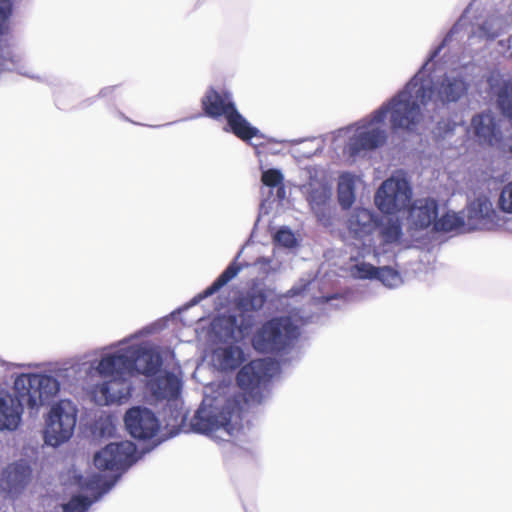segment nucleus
I'll list each match as a JSON object with an SVG mask.
<instances>
[{"label":"nucleus","instance_id":"obj_30","mask_svg":"<svg viewBox=\"0 0 512 512\" xmlns=\"http://www.w3.org/2000/svg\"><path fill=\"white\" fill-rule=\"evenodd\" d=\"M466 228L465 216L461 213L446 212L440 218H437L434 223L436 231L450 232L459 228Z\"/></svg>","mask_w":512,"mask_h":512},{"label":"nucleus","instance_id":"obj_6","mask_svg":"<svg viewBox=\"0 0 512 512\" xmlns=\"http://www.w3.org/2000/svg\"><path fill=\"white\" fill-rule=\"evenodd\" d=\"M69 369H59L55 376L46 374H21L14 381V390L25 400L30 414H37L39 408L48 404L60 391V379L67 376Z\"/></svg>","mask_w":512,"mask_h":512},{"label":"nucleus","instance_id":"obj_23","mask_svg":"<svg viewBox=\"0 0 512 512\" xmlns=\"http://www.w3.org/2000/svg\"><path fill=\"white\" fill-rule=\"evenodd\" d=\"M132 355L134 373L154 375L162 365L161 355L147 346L132 345Z\"/></svg>","mask_w":512,"mask_h":512},{"label":"nucleus","instance_id":"obj_12","mask_svg":"<svg viewBox=\"0 0 512 512\" xmlns=\"http://www.w3.org/2000/svg\"><path fill=\"white\" fill-rule=\"evenodd\" d=\"M428 66H426L425 72L426 76H429L431 79L429 106H432V110H436L439 105L444 106L449 103H455L467 93L469 84L460 74H445L441 80L434 83Z\"/></svg>","mask_w":512,"mask_h":512},{"label":"nucleus","instance_id":"obj_17","mask_svg":"<svg viewBox=\"0 0 512 512\" xmlns=\"http://www.w3.org/2000/svg\"><path fill=\"white\" fill-rule=\"evenodd\" d=\"M304 188L307 194V201L317 220L324 226L331 225L330 209L328 205L331 197V189L324 181L315 179H311Z\"/></svg>","mask_w":512,"mask_h":512},{"label":"nucleus","instance_id":"obj_34","mask_svg":"<svg viewBox=\"0 0 512 512\" xmlns=\"http://www.w3.org/2000/svg\"><path fill=\"white\" fill-rule=\"evenodd\" d=\"M0 66L2 70L16 71L19 74L27 75V71L21 64V57L19 55H12L10 52H6L2 56Z\"/></svg>","mask_w":512,"mask_h":512},{"label":"nucleus","instance_id":"obj_18","mask_svg":"<svg viewBox=\"0 0 512 512\" xmlns=\"http://www.w3.org/2000/svg\"><path fill=\"white\" fill-rule=\"evenodd\" d=\"M346 224L354 238L370 242V236L378 226V217L370 209L356 207L350 212Z\"/></svg>","mask_w":512,"mask_h":512},{"label":"nucleus","instance_id":"obj_35","mask_svg":"<svg viewBox=\"0 0 512 512\" xmlns=\"http://www.w3.org/2000/svg\"><path fill=\"white\" fill-rule=\"evenodd\" d=\"M276 247L282 248L286 251L287 248H293L297 245V239L291 229L281 227L275 234Z\"/></svg>","mask_w":512,"mask_h":512},{"label":"nucleus","instance_id":"obj_38","mask_svg":"<svg viewBox=\"0 0 512 512\" xmlns=\"http://www.w3.org/2000/svg\"><path fill=\"white\" fill-rule=\"evenodd\" d=\"M11 14V0H0V35H3L8 31V21Z\"/></svg>","mask_w":512,"mask_h":512},{"label":"nucleus","instance_id":"obj_32","mask_svg":"<svg viewBox=\"0 0 512 512\" xmlns=\"http://www.w3.org/2000/svg\"><path fill=\"white\" fill-rule=\"evenodd\" d=\"M262 175H261V181L265 186L274 188H278V196L282 197V194H284L283 189V180L284 176L282 172L279 169L276 168H270V169H262Z\"/></svg>","mask_w":512,"mask_h":512},{"label":"nucleus","instance_id":"obj_41","mask_svg":"<svg viewBox=\"0 0 512 512\" xmlns=\"http://www.w3.org/2000/svg\"><path fill=\"white\" fill-rule=\"evenodd\" d=\"M254 266L257 267V269L264 275H270L273 274V271L270 270V262L268 261L267 257H259L255 263Z\"/></svg>","mask_w":512,"mask_h":512},{"label":"nucleus","instance_id":"obj_21","mask_svg":"<svg viewBox=\"0 0 512 512\" xmlns=\"http://www.w3.org/2000/svg\"><path fill=\"white\" fill-rule=\"evenodd\" d=\"M31 472L30 466L24 461L8 465L1 475V490L11 496L19 494L29 483Z\"/></svg>","mask_w":512,"mask_h":512},{"label":"nucleus","instance_id":"obj_39","mask_svg":"<svg viewBox=\"0 0 512 512\" xmlns=\"http://www.w3.org/2000/svg\"><path fill=\"white\" fill-rule=\"evenodd\" d=\"M115 431V426L110 418H100L94 425V434L99 437H110Z\"/></svg>","mask_w":512,"mask_h":512},{"label":"nucleus","instance_id":"obj_31","mask_svg":"<svg viewBox=\"0 0 512 512\" xmlns=\"http://www.w3.org/2000/svg\"><path fill=\"white\" fill-rule=\"evenodd\" d=\"M376 279L388 288H396L402 284L399 272L389 266L378 267Z\"/></svg>","mask_w":512,"mask_h":512},{"label":"nucleus","instance_id":"obj_22","mask_svg":"<svg viewBox=\"0 0 512 512\" xmlns=\"http://www.w3.org/2000/svg\"><path fill=\"white\" fill-rule=\"evenodd\" d=\"M438 216V204L431 198L416 200L409 210V222L416 229H424L434 225Z\"/></svg>","mask_w":512,"mask_h":512},{"label":"nucleus","instance_id":"obj_13","mask_svg":"<svg viewBox=\"0 0 512 512\" xmlns=\"http://www.w3.org/2000/svg\"><path fill=\"white\" fill-rule=\"evenodd\" d=\"M124 423L130 435L136 439H150L160 428L156 415L149 408L142 406L130 408L125 413Z\"/></svg>","mask_w":512,"mask_h":512},{"label":"nucleus","instance_id":"obj_4","mask_svg":"<svg viewBox=\"0 0 512 512\" xmlns=\"http://www.w3.org/2000/svg\"><path fill=\"white\" fill-rule=\"evenodd\" d=\"M332 138L333 142L347 139L344 152L350 158L382 147L388 140V128L383 120V111L374 110L353 125L333 132Z\"/></svg>","mask_w":512,"mask_h":512},{"label":"nucleus","instance_id":"obj_24","mask_svg":"<svg viewBox=\"0 0 512 512\" xmlns=\"http://www.w3.org/2000/svg\"><path fill=\"white\" fill-rule=\"evenodd\" d=\"M241 254L242 250L238 252L234 260L226 267V269L215 279V281L210 286L192 298L190 305H196L203 299L212 296L233 278H235L244 267L248 266L247 264L238 263V259L240 258Z\"/></svg>","mask_w":512,"mask_h":512},{"label":"nucleus","instance_id":"obj_9","mask_svg":"<svg viewBox=\"0 0 512 512\" xmlns=\"http://www.w3.org/2000/svg\"><path fill=\"white\" fill-rule=\"evenodd\" d=\"M77 414V407L70 400L64 399L53 404L45 420V443L57 447L68 441L74 433Z\"/></svg>","mask_w":512,"mask_h":512},{"label":"nucleus","instance_id":"obj_10","mask_svg":"<svg viewBox=\"0 0 512 512\" xmlns=\"http://www.w3.org/2000/svg\"><path fill=\"white\" fill-rule=\"evenodd\" d=\"M137 334L112 344L109 348L115 349L112 353L104 354L99 361L91 365L103 377H117L128 379L134 374L132 345L125 346Z\"/></svg>","mask_w":512,"mask_h":512},{"label":"nucleus","instance_id":"obj_15","mask_svg":"<svg viewBox=\"0 0 512 512\" xmlns=\"http://www.w3.org/2000/svg\"><path fill=\"white\" fill-rule=\"evenodd\" d=\"M277 371L270 359H256L244 365L237 374V383L244 390H253L268 382Z\"/></svg>","mask_w":512,"mask_h":512},{"label":"nucleus","instance_id":"obj_8","mask_svg":"<svg viewBox=\"0 0 512 512\" xmlns=\"http://www.w3.org/2000/svg\"><path fill=\"white\" fill-rule=\"evenodd\" d=\"M266 301L267 296L263 290L248 291L236 301L240 315L222 317L216 322L215 327L219 328V333L226 339H243L250 333L255 321L254 317L247 313L261 310Z\"/></svg>","mask_w":512,"mask_h":512},{"label":"nucleus","instance_id":"obj_40","mask_svg":"<svg viewBox=\"0 0 512 512\" xmlns=\"http://www.w3.org/2000/svg\"><path fill=\"white\" fill-rule=\"evenodd\" d=\"M495 21V19H489L482 24L481 29L484 35L487 36L488 38H496L503 29L501 26L494 28Z\"/></svg>","mask_w":512,"mask_h":512},{"label":"nucleus","instance_id":"obj_28","mask_svg":"<svg viewBox=\"0 0 512 512\" xmlns=\"http://www.w3.org/2000/svg\"><path fill=\"white\" fill-rule=\"evenodd\" d=\"M378 230L379 245L398 244L402 237V227L397 220L388 219L386 222L379 223Z\"/></svg>","mask_w":512,"mask_h":512},{"label":"nucleus","instance_id":"obj_2","mask_svg":"<svg viewBox=\"0 0 512 512\" xmlns=\"http://www.w3.org/2000/svg\"><path fill=\"white\" fill-rule=\"evenodd\" d=\"M243 403V395L228 384L206 387L202 403L191 419L192 430L229 441L242 428Z\"/></svg>","mask_w":512,"mask_h":512},{"label":"nucleus","instance_id":"obj_42","mask_svg":"<svg viewBox=\"0 0 512 512\" xmlns=\"http://www.w3.org/2000/svg\"><path fill=\"white\" fill-rule=\"evenodd\" d=\"M306 285H302V286H294L292 287L290 290L287 291L286 293V297H294V296H297L299 295L305 288Z\"/></svg>","mask_w":512,"mask_h":512},{"label":"nucleus","instance_id":"obj_19","mask_svg":"<svg viewBox=\"0 0 512 512\" xmlns=\"http://www.w3.org/2000/svg\"><path fill=\"white\" fill-rule=\"evenodd\" d=\"M15 394L0 393V431H13L21 423L25 400L14 390Z\"/></svg>","mask_w":512,"mask_h":512},{"label":"nucleus","instance_id":"obj_25","mask_svg":"<svg viewBox=\"0 0 512 512\" xmlns=\"http://www.w3.org/2000/svg\"><path fill=\"white\" fill-rule=\"evenodd\" d=\"M182 388V382L178 376L171 372H165L151 381L150 390L156 399H176Z\"/></svg>","mask_w":512,"mask_h":512},{"label":"nucleus","instance_id":"obj_43","mask_svg":"<svg viewBox=\"0 0 512 512\" xmlns=\"http://www.w3.org/2000/svg\"><path fill=\"white\" fill-rule=\"evenodd\" d=\"M114 90V87H105L99 92L100 97H107L112 91Z\"/></svg>","mask_w":512,"mask_h":512},{"label":"nucleus","instance_id":"obj_27","mask_svg":"<svg viewBox=\"0 0 512 512\" xmlns=\"http://www.w3.org/2000/svg\"><path fill=\"white\" fill-rule=\"evenodd\" d=\"M358 177L352 173H342L338 181V201L342 209H349L355 201V186Z\"/></svg>","mask_w":512,"mask_h":512},{"label":"nucleus","instance_id":"obj_7","mask_svg":"<svg viewBox=\"0 0 512 512\" xmlns=\"http://www.w3.org/2000/svg\"><path fill=\"white\" fill-rule=\"evenodd\" d=\"M300 329L289 316L274 317L259 327L252 337L253 348L261 353H280L290 349Z\"/></svg>","mask_w":512,"mask_h":512},{"label":"nucleus","instance_id":"obj_26","mask_svg":"<svg viewBox=\"0 0 512 512\" xmlns=\"http://www.w3.org/2000/svg\"><path fill=\"white\" fill-rule=\"evenodd\" d=\"M213 358L221 370H234L244 361V352L239 346L228 345L217 348Z\"/></svg>","mask_w":512,"mask_h":512},{"label":"nucleus","instance_id":"obj_16","mask_svg":"<svg viewBox=\"0 0 512 512\" xmlns=\"http://www.w3.org/2000/svg\"><path fill=\"white\" fill-rule=\"evenodd\" d=\"M131 390L132 386L129 379L111 377L110 380L94 387L93 398L101 406L120 404L129 399Z\"/></svg>","mask_w":512,"mask_h":512},{"label":"nucleus","instance_id":"obj_20","mask_svg":"<svg viewBox=\"0 0 512 512\" xmlns=\"http://www.w3.org/2000/svg\"><path fill=\"white\" fill-rule=\"evenodd\" d=\"M471 129L480 143L488 145L498 143L502 136L499 119L490 111L474 115L471 120Z\"/></svg>","mask_w":512,"mask_h":512},{"label":"nucleus","instance_id":"obj_37","mask_svg":"<svg viewBox=\"0 0 512 512\" xmlns=\"http://www.w3.org/2000/svg\"><path fill=\"white\" fill-rule=\"evenodd\" d=\"M287 255V251H284L280 247H275L272 256L267 257L268 261L270 262L269 268L273 271V274L282 271L285 262V256Z\"/></svg>","mask_w":512,"mask_h":512},{"label":"nucleus","instance_id":"obj_36","mask_svg":"<svg viewBox=\"0 0 512 512\" xmlns=\"http://www.w3.org/2000/svg\"><path fill=\"white\" fill-rule=\"evenodd\" d=\"M498 207L504 213L512 214V181L502 188L498 198Z\"/></svg>","mask_w":512,"mask_h":512},{"label":"nucleus","instance_id":"obj_11","mask_svg":"<svg viewBox=\"0 0 512 512\" xmlns=\"http://www.w3.org/2000/svg\"><path fill=\"white\" fill-rule=\"evenodd\" d=\"M412 191L405 178L390 177L375 194V204L384 213L392 214L408 207Z\"/></svg>","mask_w":512,"mask_h":512},{"label":"nucleus","instance_id":"obj_14","mask_svg":"<svg viewBox=\"0 0 512 512\" xmlns=\"http://www.w3.org/2000/svg\"><path fill=\"white\" fill-rule=\"evenodd\" d=\"M466 230H492L501 225V218L487 198H477L467 206Z\"/></svg>","mask_w":512,"mask_h":512},{"label":"nucleus","instance_id":"obj_33","mask_svg":"<svg viewBox=\"0 0 512 512\" xmlns=\"http://www.w3.org/2000/svg\"><path fill=\"white\" fill-rule=\"evenodd\" d=\"M377 270L378 267L362 261L351 267V275L357 279H376Z\"/></svg>","mask_w":512,"mask_h":512},{"label":"nucleus","instance_id":"obj_1","mask_svg":"<svg viewBox=\"0 0 512 512\" xmlns=\"http://www.w3.org/2000/svg\"><path fill=\"white\" fill-rule=\"evenodd\" d=\"M463 26L461 21L455 23L442 43L431 52L427 61L405 87L376 109L383 111L384 122L389 116L390 128L393 131L413 132L417 129L424 117L423 109L429 111V99L431 98V92H429L431 79L426 76V66L429 61H433L438 56L453 36L461 32Z\"/></svg>","mask_w":512,"mask_h":512},{"label":"nucleus","instance_id":"obj_5","mask_svg":"<svg viewBox=\"0 0 512 512\" xmlns=\"http://www.w3.org/2000/svg\"><path fill=\"white\" fill-rule=\"evenodd\" d=\"M201 102L203 110L208 117L213 119L224 117L226 119V131L232 132L239 139L255 147L262 144V142H250L253 138L257 141L263 139L264 135L258 128L252 126L238 111L230 92H218L214 88H210L203 96Z\"/></svg>","mask_w":512,"mask_h":512},{"label":"nucleus","instance_id":"obj_3","mask_svg":"<svg viewBox=\"0 0 512 512\" xmlns=\"http://www.w3.org/2000/svg\"><path fill=\"white\" fill-rule=\"evenodd\" d=\"M94 465L99 471H109L112 476L104 479L101 474L91 475L83 484L91 497L75 495L63 504V512H86L89 507L108 493L117 483L121 474L137 461L136 446L131 441L113 442L95 453Z\"/></svg>","mask_w":512,"mask_h":512},{"label":"nucleus","instance_id":"obj_29","mask_svg":"<svg viewBox=\"0 0 512 512\" xmlns=\"http://www.w3.org/2000/svg\"><path fill=\"white\" fill-rule=\"evenodd\" d=\"M496 104L501 113L512 119V80H504L495 90Z\"/></svg>","mask_w":512,"mask_h":512}]
</instances>
